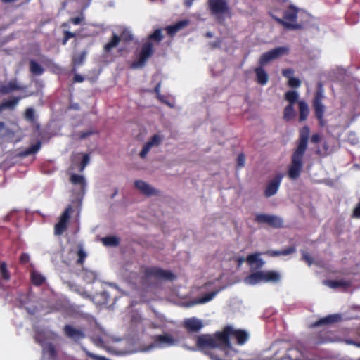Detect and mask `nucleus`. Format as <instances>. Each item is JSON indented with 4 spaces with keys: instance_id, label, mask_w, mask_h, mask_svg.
Here are the masks:
<instances>
[{
    "instance_id": "obj_1",
    "label": "nucleus",
    "mask_w": 360,
    "mask_h": 360,
    "mask_svg": "<svg viewBox=\"0 0 360 360\" xmlns=\"http://www.w3.org/2000/svg\"><path fill=\"white\" fill-rule=\"evenodd\" d=\"M195 346L186 349L191 351L199 350L208 356L212 360H232L229 359L222 331L211 334H202L196 337Z\"/></svg>"
},
{
    "instance_id": "obj_2",
    "label": "nucleus",
    "mask_w": 360,
    "mask_h": 360,
    "mask_svg": "<svg viewBox=\"0 0 360 360\" xmlns=\"http://www.w3.org/2000/svg\"><path fill=\"white\" fill-rule=\"evenodd\" d=\"M310 129L304 126L299 134L297 148L291 156V163L289 165L288 175L290 179H297L300 177L303 168V157L307 148Z\"/></svg>"
},
{
    "instance_id": "obj_3",
    "label": "nucleus",
    "mask_w": 360,
    "mask_h": 360,
    "mask_svg": "<svg viewBox=\"0 0 360 360\" xmlns=\"http://www.w3.org/2000/svg\"><path fill=\"white\" fill-rule=\"evenodd\" d=\"M288 52L289 49L288 47L278 46L262 53L259 60V66L254 70L256 75V82L260 85H266L269 80V75L264 70L263 66L272 60L288 54Z\"/></svg>"
},
{
    "instance_id": "obj_4",
    "label": "nucleus",
    "mask_w": 360,
    "mask_h": 360,
    "mask_svg": "<svg viewBox=\"0 0 360 360\" xmlns=\"http://www.w3.org/2000/svg\"><path fill=\"white\" fill-rule=\"evenodd\" d=\"M222 338L224 342L226 353L229 354V359L237 360V352L232 347L230 339L231 338H235L237 344L243 345L248 340L249 334L244 330H236L231 326H226L222 330Z\"/></svg>"
},
{
    "instance_id": "obj_5",
    "label": "nucleus",
    "mask_w": 360,
    "mask_h": 360,
    "mask_svg": "<svg viewBox=\"0 0 360 360\" xmlns=\"http://www.w3.org/2000/svg\"><path fill=\"white\" fill-rule=\"evenodd\" d=\"M141 270L143 274L142 278L143 283H147L152 278L165 281H173L176 278V276L171 271L156 266H142Z\"/></svg>"
},
{
    "instance_id": "obj_6",
    "label": "nucleus",
    "mask_w": 360,
    "mask_h": 360,
    "mask_svg": "<svg viewBox=\"0 0 360 360\" xmlns=\"http://www.w3.org/2000/svg\"><path fill=\"white\" fill-rule=\"evenodd\" d=\"M285 99L288 101V105H292L297 102L299 108V121H305L309 115V108L304 101L298 100V93L295 91H288L284 95Z\"/></svg>"
},
{
    "instance_id": "obj_7",
    "label": "nucleus",
    "mask_w": 360,
    "mask_h": 360,
    "mask_svg": "<svg viewBox=\"0 0 360 360\" xmlns=\"http://www.w3.org/2000/svg\"><path fill=\"white\" fill-rule=\"evenodd\" d=\"M323 92L321 89H318L312 101V105L314 110V115L317 119L319 126L323 127L326 124V120L324 119L326 106L322 103L323 98Z\"/></svg>"
},
{
    "instance_id": "obj_8",
    "label": "nucleus",
    "mask_w": 360,
    "mask_h": 360,
    "mask_svg": "<svg viewBox=\"0 0 360 360\" xmlns=\"http://www.w3.org/2000/svg\"><path fill=\"white\" fill-rule=\"evenodd\" d=\"M299 20L301 22L309 20V15L303 11L297 10L294 6H289L283 13L282 20L276 18L278 22H290Z\"/></svg>"
},
{
    "instance_id": "obj_9",
    "label": "nucleus",
    "mask_w": 360,
    "mask_h": 360,
    "mask_svg": "<svg viewBox=\"0 0 360 360\" xmlns=\"http://www.w3.org/2000/svg\"><path fill=\"white\" fill-rule=\"evenodd\" d=\"M154 53L153 44L150 41H146L141 47L138 60L132 63V68H138L145 66L147 60L153 56Z\"/></svg>"
},
{
    "instance_id": "obj_10",
    "label": "nucleus",
    "mask_w": 360,
    "mask_h": 360,
    "mask_svg": "<svg viewBox=\"0 0 360 360\" xmlns=\"http://www.w3.org/2000/svg\"><path fill=\"white\" fill-rule=\"evenodd\" d=\"M255 221L259 224H266L271 227L279 229L283 226V219L275 215H270L266 214H257L255 218Z\"/></svg>"
},
{
    "instance_id": "obj_11",
    "label": "nucleus",
    "mask_w": 360,
    "mask_h": 360,
    "mask_svg": "<svg viewBox=\"0 0 360 360\" xmlns=\"http://www.w3.org/2000/svg\"><path fill=\"white\" fill-rule=\"evenodd\" d=\"M153 339L154 346L160 348L176 345L178 342L171 335L167 333L155 335Z\"/></svg>"
},
{
    "instance_id": "obj_12",
    "label": "nucleus",
    "mask_w": 360,
    "mask_h": 360,
    "mask_svg": "<svg viewBox=\"0 0 360 360\" xmlns=\"http://www.w3.org/2000/svg\"><path fill=\"white\" fill-rule=\"evenodd\" d=\"M334 334L329 330L327 327L324 328L313 336V342L316 345L330 342L334 341Z\"/></svg>"
},
{
    "instance_id": "obj_13",
    "label": "nucleus",
    "mask_w": 360,
    "mask_h": 360,
    "mask_svg": "<svg viewBox=\"0 0 360 360\" xmlns=\"http://www.w3.org/2000/svg\"><path fill=\"white\" fill-rule=\"evenodd\" d=\"M163 137L158 134H154L151 138L143 145L142 150L139 153L141 158H145L148 152L153 147H158L162 141Z\"/></svg>"
},
{
    "instance_id": "obj_14",
    "label": "nucleus",
    "mask_w": 360,
    "mask_h": 360,
    "mask_svg": "<svg viewBox=\"0 0 360 360\" xmlns=\"http://www.w3.org/2000/svg\"><path fill=\"white\" fill-rule=\"evenodd\" d=\"M183 326L188 333H198L204 326L202 320L195 317L186 319L183 322Z\"/></svg>"
},
{
    "instance_id": "obj_15",
    "label": "nucleus",
    "mask_w": 360,
    "mask_h": 360,
    "mask_svg": "<svg viewBox=\"0 0 360 360\" xmlns=\"http://www.w3.org/2000/svg\"><path fill=\"white\" fill-rule=\"evenodd\" d=\"M282 179L283 175L278 174L266 184L264 193L266 198L273 196L277 193Z\"/></svg>"
},
{
    "instance_id": "obj_16",
    "label": "nucleus",
    "mask_w": 360,
    "mask_h": 360,
    "mask_svg": "<svg viewBox=\"0 0 360 360\" xmlns=\"http://www.w3.org/2000/svg\"><path fill=\"white\" fill-rule=\"evenodd\" d=\"M63 332L68 338L75 342H78L85 338V333L82 330L75 328L68 324L64 326Z\"/></svg>"
},
{
    "instance_id": "obj_17",
    "label": "nucleus",
    "mask_w": 360,
    "mask_h": 360,
    "mask_svg": "<svg viewBox=\"0 0 360 360\" xmlns=\"http://www.w3.org/2000/svg\"><path fill=\"white\" fill-rule=\"evenodd\" d=\"M26 86H20L16 80H11L7 84L0 85V94L2 95L9 94L15 91H23Z\"/></svg>"
},
{
    "instance_id": "obj_18",
    "label": "nucleus",
    "mask_w": 360,
    "mask_h": 360,
    "mask_svg": "<svg viewBox=\"0 0 360 360\" xmlns=\"http://www.w3.org/2000/svg\"><path fill=\"white\" fill-rule=\"evenodd\" d=\"M342 320V316L339 314H330L327 316L320 319L312 324L313 327H318L321 326H328L333 323H338Z\"/></svg>"
},
{
    "instance_id": "obj_19",
    "label": "nucleus",
    "mask_w": 360,
    "mask_h": 360,
    "mask_svg": "<svg viewBox=\"0 0 360 360\" xmlns=\"http://www.w3.org/2000/svg\"><path fill=\"white\" fill-rule=\"evenodd\" d=\"M28 96L29 95L14 96L10 99L4 101L0 103V113L6 109L13 110L21 99Z\"/></svg>"
},
{
    "instance_id": "obj_20",
    "label": "nucleus",
    "mask_w": 360,
    "mask_h": 360,
    "mask_svg": "<svg viewBox=\"0 0 360 360\" xmlns=\"http://www.w3.org/2000/svg\"><path fill=\"white\" fill-rule=\"evenodd\" d=\"M135 187L146 195H156L158 191L151 187L148 184L141 180H136L134 182Z\"/></svg>"
},
{
    "instance_id": "obj_21",
    "label": "nucleus",
    "mask_w": 360,
    "mask_h": 360,
    "mask_svg": "<svg viewBox=\"0 0 360 360\" xmlns=\"http://www.w3.org/2000/svg\"><path fill=\"white\" fill-rule=\"evenodd\" d=\"M323 283L328 286L330 288L336 289L338 288H342L344 289H347L350 288L352 283L349 281H345V280H326L323 281Z\"/></svg>"
},
{
    "instance_id": "obj_22",
    "label": "nucleus",
    "mask_w": 360,
    "mask_h": 360,
    "mask_svg": "<svg viewBox=\"0 0 360 360\" xmlns=\"http://www.w3.org/2000/svg\"><path fill=\"white\" fill-rule=\"evenodd\" d=\"M210 5L214 13H221L226 10V4L224 0H210Z\"/></svg>"
},
{
    "instance_id": "obj_23",
    "label": "nucleus",
    "mask_w": 360,
    "mask_h": 360,
    "mask_svg": "<svg viewBox=\"0 0 360 360\" xmlns=\"http://www.w3.org/2000/svg\"><path fill=\"white\" fill-rule=\"evenodd\" d=\"M264 271H258L250 274L246 278V282L250 285H255L260 282H264Z\"/></svg>"
},
{
    "instance_id": "obj_24",
    "label": "nucleus",
    "mask_w": 360,
    "mask_h": 360,
    "mask_svg": "<svg viewBox=\"0 0 360 360\" xmlns=\"http://www.w3.org/2000/svg\"><path fill=\"white\" fill-rule=\"evenodd\" d=\"M121 41V37L113 33L112 37L110 41L105 44L103 46V51L105 53H110L114 48H115Z\"/></svg>"
},
{
    "instance_id": "obj_25",
    "label": "nucleus",
    "mask_w": 360,
    "mask_h": 360,
    "mask_svg": "<svg viewBox=\"0 0 360 360\" xmlns=\"http://www.w3.org/2000/svg\"><path fill=\"white\" fill-rule=\"evenodd\" d=\"M296 251L295 246L288 247L286 249L282 250H268L265 252L266 255L270 257H278L281 255H288L294 253Z\"/></svg>"
},
{
    "instance_id": "obj_26",
    "label": "nucleus",
    "mask_w": 360,
    "mask_h": 360,
    "mask_svg": "<svg viewBox=\"0 0 360 360\" xmlns=\"http://www.w3.org/2000/svg\"><path fill=\"white\" fill-rule=\"evenodd\" d=\"M260 255L259 252L250 254L247 257L246 262L250 265L255 263L257 268L261 269L264 266V262L259 257Z\"/></svg>"
},
{
    "instance_id": "obj_27",
    "label": "nucleus",
    "mask_w": 360,
    "mask_h": 360,
    "mask_svg": "<svg viewBox=\"0 0 360 360\" xmlns=\"http://www.w3.org/2000/svg\"><path fill=\"white\" fill-rule=\"evenodd\" d=\"M264 278L265 283H277L281 280V275L275 271H264Z\"/></svg>"
},
{
    "instance_id": "obj_28",
    "label": "nucleus",
    "mask_w": 360,
    "mask_h": 360,
    "mask_svg": "<svg viewBox=\"0 0 360 360\" xmlns=\"http://www.w3.org/2000/svg\"><path fill=\"white\" fill-rule=\"evenodd\" d=\"M86 54V51H83L79 54L73 56L72 59V63L73 65L72 71L75 72L77 67L80 66L84 63Z\"/></svg>"
},
{
    "instance_id": "obj_29",
    "label": "nucleus",
    "mask_w": 360,
    "mask_h": 360,
    "mask_svg": "<svg viewBox=\"0 0 360 360\" xmlns=\"http://www.w3.org/2000/svg\"><path fill=\"white\" fill-rule=\"evenodd\" d=\"M287 356L290 360H303V354L297 348H290L288 350Z\"/></svg>"
},
{
    "instance_id": "obj_30",
    "label": "nucleus",
    "mask_w": 360,
    "mask_h": 360,
    "mask_svg": "<svg viewBox=\"0 0 360 360\" xmlns=\"http://www.w3.org/2000/svg\"><path fill=\"white\" fill-rule=\"evenodd\" d=\"M31 281L33 285L40 286L45 282V278L40 273L34 271L31 273Z\"/></svg>"
},
{
    "instance_id": "obj_31",
    "label": "nucleus",
    "mask_w": 360,
    "mask_h": 360,
    "mask_svg": "<svg viewBox=\"0 0 360 360\" xmlns=\"http://www.w3.org/2000/svg\"><path fill=\"white\" fill-rule=\"evenodd\" d=\"M102 243L105 246L116 247L120 244V239L116 236H106L102 238Z\"/></svg>"
},
{
    "instance_id": "obj_32",
    "label": "nucleus",
    "mask_w": 360,
    "mask_h": 360,
    "mask_svg": "<svg viewBox=\"0 0 360 360\" xmlns=\"http://www.w3.org/2000/svg\"><path fill=\"white\" fill-rule=\"evenodd\" d=\"M83 279L87 283H91L96 280L97 276L96 274L92 271H89L87 269H82V271Z\"/></svg>"
},
{
    "instance_id": "obj_33",
    "label": "nucleus",
    "mask_w": 360,
    "mask_h": 360,
    "mask_svg": "<svg viewBox=\"0 0 360 360\" xmlns=\"http://www.w3.org/2000/svg\"><path fill=\"white\" fill-rule=\"evenodd\" d=\"M163 39L162 30L160 29L155 30L153 33L148 35V41L153 44V41L159 44Z\"/></svg>"
},
{
    "instance_id": "obj_34",
    "label": "nucleus",
    "mask_w": 360,
    "mask_h": 360,
    "mask_svg": "<svg viewBox=\"0 0 360 360\" xmlns=\"http://www.w3.org/2000/svg\"><path fill=\"white\" fill-rule=\"evenodd\" d=\"M295 116L294 105H288L283 110V119L285 121L292 120Z\"/></svg>"
},
{
    "instance_id": "obj_35",
    "label": "nucleus",
    "mask_w": 360,
    "mask_h": 360,
    "mask_svg": "<svg viewBox=\"0 0 360 360\" xmlns=\"http://www.w3.org/2000/svg\"><path fill=\"white\" fill-rule=\"evenodd\" d=\"M30 72L34 75H41L44 72V68L34 60L30 62Z\"/></svg>"
},
{
    "instance_id": "obj_36",
    "label": "nucleus",
    "mask_w": 360,
    "mask_h": 360,
    "mask_svg": "<svg viewBox=\"0 0 360 360\" xmlns=\"http://www.w3.org/2000/svg\"><path fill=\"white\" fill-rule=\"evenodd\" d=\"M70 180L72 184L80 185L82 188L85 187V179L84 177L82 175L73 174L71 175Z\"/></svg>"
},
{
    "instance_id": "obj_37",
    "label": "nucleus",
    "mask_w": 360,
    "mask_h": 360,
    "mask_svg": "<svg viewBox=\"0 0 360 360\" xmlns=\"http://www.w3.org/2000/svg\"><path fill=\"white\" fill-rule=\"evenodd\" d=\"M218 293V290L212 291L210 292L206 293L202 297H200L198 300L195 302V304H203L212 300L216 295Z\"/></svg>"
},
{
    "instance_id": "obj_38",
    "label": "nucleus",
    "mask_w": 360,
    "mask_h": 360,
    "mask_svg": "<svg viewBox=\"0 0 360 360\" xmlns=\"http://www.w3.org/2000/svg\"><path fill=\"white\" fill-rule=\"evenodd\" d=\"M41 141H37L36 143L32 145L30 148H27L22 153V156H27L31 154H34L41 148Z\"/></svg>"
},
{
    "instance_id": "obj_39",
    "label": "nucleus",
    "mask_w": 360,
    "mask_h": 360,
    "mask_svg": "<svg viewBox=\"0 0 360 360\" xmlns=\"http://www.w3.org/2000/svg\"><path fill=\"white\" fill-rule=\"evenodd\" d=\"M0 276L3 280L6 281H9L11 278V274L5 262H1L0 264Z\"/></svg>"
},
{
    "instance_id": "obj_40",
    "label": "nucleus",
    "mask_w": 360,
    "mask_h": 360,
    "mask_svg": "<svg viewBox=\"0 0 360 360\" xmlns=\"http://www.w3.org/2000/svg\"><path fill=\"white\" fill-rule=\"evenodd\" d=\"M187 25L188 24H174L173 25L168 26L167 27V33L169 35L173 36Z\"/></svg>"
},
{
    "instance_id": "obj_41",
    "label": "nucleus",
    "mask_w": 360,
    "mask_h": 360,
    "mask_svg": "<svg viewBox=\"0 0 360 360\" xmlns=\"http://www.w3.org/2000/svg\"><path fill=\"white\" fill-rule=\"evenodd\" d=\"M67 224L68 223L59 220L55 225L54 233L58 236L61 235L66 230Z\"/></svg>"
},
{
    "instance_id": "obj_42",
    "label": "nucleus",
    "mask_w": 360,
    "mask_h": 360,
    "mask_svg": "<svg viewBox=\"0 0 360 360\" xmlns=\"http://www.w3.org/2000/svg\"><path fill=\"white\" fill-rule=\"evenodd\" d=\"M77 256H78V258L77 259L76 263L78 265H83V264L85 261V259L87 257V255L82 247H80L77 251Z\"/></svg>"
},
{
    "instance_id": "obj_43",
    "label": "nucleus",
    "mask_w": 360,
    "mask_h": 360,
    "mask_svg": "<svg viewBox=\"0 0 360 360\" xmlns=\"http://www.w3.org/2000/svg\"><path fill=\"white\" fill-rule=\"evenodd\" d=\"M25 119L31 123L35 121L34 110L33 108H29L26 109L25 112Z\"/></svg>"
},
{
    "instance_id": "obj_44",
    "label": "nucleus",
    "mask_w": 360,
    "mask_h": 360,
    "mask_svg": "<svg viewBox=\"0 0 360 360\" xmlns=\"http://www.w3.org/2000/svg\"><path fill=\"white\" fill-rule=\"evenodd\" d=\"M46 352L49 354L50 358L54 359L57 357V351L56 349L55 346L53 344L49 343L47 345Z\"/></svg>"
},
{
    "instance_id": "obj_45",
    "label": "nucleus",
    "mask_w": 360,
    "mask_h": 360,
    "mask_svg": "<svg viewBox=\"0 0 360 360\" xmlns=\"http://www.w3.org/2000/svg\"><path fill=\"white\" fill-rule=\"evenodd\" d=\"M72 211V208L70 206L68 207L63 212V213L60 217L59 220L61 221H64L65 223H68L70 217V212Z\"/></svg>"
},
{
    "instance_id": "obj_46",
    "label": "nucleus",
    "mask_w": 360,
    "mask_h": 360,
    "mask_svg": "<svg viewBox=\"0 0 360 360\" xmlns=\"http://www.w3.org/2000/svg\"><path fill=\"white\" fill-rule=\"evenodd\" d=\"M82 349L84 352H85V354H86L87 356H89L94 360H108L105 356H98V355H96V354L90 352L83 346L82 347Z\"/></svg>"
},
{
    "instance_id": "obj_47",
    "label": "nucleus",
    "mask_w": 360,
    "mask_h": 360,
    "mask_svg": "<svg viewBox=\"0 0 360 360\" xmlns=\"http://www.w3.org/2000/svg\"><path fill=\"white\" fill-rule=\"evenodd\" d=\"M285 30H295L302 28V24H282Z\"/></svg>"
},
{
    "instance_id": "obj_48",
    "label": "nucleus",
    "mask_w": 360,
    "mask_h": 360,
    "mask_svg": "<svg viewBox=\"0 0 360 360\" xmlns=\"http://www.w3.org/2000/svg\"><path fill=\"white\" fill-rule=\"evenodd\" d=\"M89 160H90V158H89V154H84L83 155L82 160L81 163H80V167H79V171L80 172H82L84 170V169L89 164Z\"/></svg>"
},
{
    "instance_id": "obj_49",
    "label": "nucleus",
    "mask_w": 360,
    "mask_h": 360,
    "mask_svg": "<svg viewBox=\"0 0 360 360\" xmlns=\"http://www.w3.org/2000/svg\"><path fill=\"white\" fill-rule=\"evenodd\" d=\"M288 86L292 88H298L301 85V82L298 78L292 77L288 79Z\"/></svg>"
},
{
    "instance_id": "obj_50",
    "label": "nucleus",
    "mask_w": 360,
    "mask_h": 360,
    "mask_svg": "<svg viewBox=\"0 0 360 360\" xmlns=\"http://www.w3.org/2000/svg\"><path fill=\"white\" fill-rule=\"evenodd\" d=\"M302 259L306 262L309 266L311 265L314 261L312 257L305 251H302Z\"/></svg>"
},
{
    "instance_id": "obj_51",
    "label": "nucleus",
    "mask_w": 360,
    "mask_h": 360,
    "mask_svg": "<svg viewBox=\"0 0 360 360\" xmlns=\"http://www.w3.org/2000/svg\"><path fill=\"white\" fill-rule=\"evenodd\" d=\"M245 157L243 153L238 154L237 157V166L238 167H243L245 165Z\"/></svg>"
},
{
    "instance_id": "obj_52",
    "label": "nucleus",
    "mask_w": 360,
    "mask_h": 360,
    "mask_svg": "<svg viewBox=\"0 0 360 360\" xmlns=\"http://www.w3.org/2000/svg\"><path fill=\"white\" fill-rule=\"evenodd\" d=\"M294 74V70L292 68H286L282 70V75L283 77L288 78H292V75Z\"/></svg>"
},
{
    "instance_id": "obj_53",
    "label": "nucleus",
    "mask_w": 360,
    "mask_h": 360,
    "mask_svg": "<svg viewBox=\"0 0 360 360\" xmlns=\"http://www.w3.org/2000/svg\"><path fill=\"white\" fill-rule=\"evenodd\" d=\"M75 37V34L69 31H65L64 38L63 39V44L65 45L67 41L70 39Z\"/></svg>"
},
{
    "instance_id": "obj_54",
    "label": "nucleus",
    "mask_w": 360,
    "mask_h": 360,
    "mask_svg": "<svg viewBox=\"0 0 360 360\" xmlns=\"http://www.w3.org/2000/svg\"><path fill=\"white\" fill-rule=\"evenodd\" d=\"M20 263L22 264H25L29 262L30 261V256L27 253H22L21 254L20 258H19Z\"/></svg>"
},
{
    "instance_id": "obj_55",
    "label": "nucleus",
    "mask_w": 360,
    "mask_h": 360,
    "mask_svg": "<svg viewBox=\"0 0 360 360\" xmlns=\"http://www.w3.org/2000/svg\"><path fill=\"white\" fill-rule=\"evenodd\" d=\"M84 80V77L80 75L75 74L73 77V82H82Z\"/></svg>"
},
{
    "instance_id": "obj_56",
    "label": "nucleus",
    "mask_w": 360,
    "mask_h": 360,
    "mask_svg": "<svg viewBox=\"0 0 360 360\" xmlns=\"http://www.w3.org/2000/svg\"><path fill=\"white\" fill-rule=\"evenodd\" d=\"M321 141V136L318 134H313L311 138V141L314 143H317Z\"/></svg>"
},
{
    "instance_id": "obj_57",
    "label": "nucleus",
    "mask_w": 360,
    "mask_h": 360,
    "mask_svg": "<svg viewBox=\"0 0 360 360\" xmlns=\"http://www.w3.org/2000/svg\"><path fill=\"white\" fill-rule=\"evenodd\" d=\"M94 134L93 131H85V132H82L79 137L80 139H84L87 137H89V136L92 135Z\"/></svg>"
},
{
    "instance_id": "obj_58",
    "label": "nucleus",
    "mask_w": 360,
    "mask_h": 360,
    "mask_svg": "<svg viewBox=\"0 0 360 360\" xmlns=\"http://www.w3.org/2000/svg\"><path fill=\"white\" fill-rule=\"evenodd\" d=\"M122 37L124 39V41H129L133 39V37L131 34H128L127 35H125V32H124L122 34Z\"/></svg>"
},
{
    "instance_id": "obj_59",
    "label": "nucleus",
    "mask_w": 360,
    "mask_h": 360,
    "mask_svg": "<svg viewBox=\"0 0 360 360\" xmlns=\"http://www.w3.org/2000/svg\"><path fill=\"white\" fill-rule=\"evenodd\" d=\"M83 20H84V16L82 15H80L79 16L75 18L72 20V22L77 23V22H81Z\"/></svg>"
},
{
    "instance_id": "obj_60",
    "label": "nucleus",
    "mask_w": 360,
    "mask_h": 360,
    "mask_svg": "<svg viewBox=\"0 0 360 360\" xmlns=\"http://www.w3.org/2000/svg\"><path fill=\"white\" fill-rule=\"evenodd\" d=\"M245 260L246 259H245L243 257H239L236 259V261L238 262V266H240Z\"/></svg>"
},
{
    "instance_id": "obj_61",
    "label": "nucleus",
    "mask_w": 360,
    "mask_h": 360,
    "mask_svg": "<svg viewBox=\"0 0 360 360\" xmlns=\"http://www.w3.org/2000/svg\"><path fill=\"white\" fill-rule=\"evenodd\" d=\"M194 0H185V4L187 6H191Z\"/></svg>"
},
{
    "instance_id": "obj_62",
    "label": "nucleus",
    "mask_w": 360,
    "mask_h": 360,
    "mask_svg": "<svg viewBox=\"0 0 360 360\" xmlns=\"http://www.w3.org/2000/svg\"><path fill=\"white\" fill-rule=\"evenodd\" d=\"M346 342H347V344L354 345L355 346H356V344L358 343L357 342H355V341L352 340H347Z\"/></svg>"
},
{
    "instance_id": "obj_63",
    "label": "nucleus",
    "mask_w": 360,
    "mask_h": 360,
    "mask_svg": "<svg viewBox=\"0 0 360 360\" xmlns=\"http://www.w3.org/2000/svg\"><path fill=\"white\" fill-rule=\"evenodd\" d=\"M5 128V124L3 122H0V131L4 130Z\"/></svg>"
},
{
    "instance_id": "obj_64",
    "label": "nucleus",
    "mask_w": 360,
    "mask_h": 360,
    "mask_svg": "<svg viewBox=\"0 0 360 360\" xmlns=\"http://www.w3.org/2000/svg\"><path fill=\"white\" fill-rule=\"evenodd\" d=\"M160 91V84H158L155 88V91L158 93Z\"/></svg>"
}]
</instances>
